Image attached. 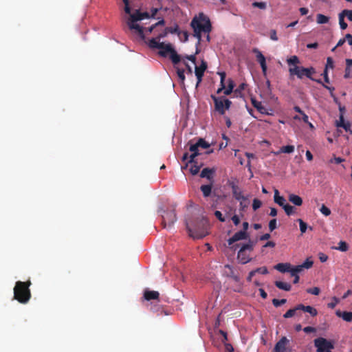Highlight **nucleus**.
Wrapping results in <instances>:
<instances>
[{"mask_svg": "<svg viewBox=\"0 0 352 352\" xmlns=\"http://www.w3.org/2000/svg\"><path fill=\"white\" fill-rule=\"evenodd\" d=\"M190 26L193 30V36L197 38V46L200 44L202 34H206L207 41H210L209 33L212 30V25L206 15L199 13L198 16H195L190 22Z\"/></svg>", "mask_w": 352, "mask_h": 352, "instance_id": "f257e3e1", "label": "nucleus"}, {"mask_svg": "<svg viewBox=\"0 0 352 352\" xmlns=\"http://www.w3.org/2000/svg\"><path fill=\"white\" fill-rule=\"evenodd\" d=\"M148 46L151 49H158V54L162 57L169 56L174 65H177L181 61L180 56L177 53L170 43H164L158 42L157 39H149L147 42Z\"/></svg>", "mask_w": 352, "mask_h": 352, "instance_id": "f03ea898", "label": "nucleus"}, {"mask_svg": "<svg viewBox=\"0 0 352 352\" xmlns=\"http://www.w3.org/2000/svg\"><path fill=\"white\" fill-rule=\"evenodd\" d=\"M186 225L189 236L193 239H202L208 234V221L204 217L197 219L193 223L186 221Z\"/></svg>", "mask_w": 352, "mask_h": 352, "instance_id": "7ed1b4c3", "label": "nucleus"}, {"mask_svg": "<svg viewBox=\"0 0 352 352\" xmlns=\"http://www.w3.org/2000/svg\"><path fill=\"white\" fill-rule=\"evenodd\" d=\"M30 285V280L16 281L14 287V299L21 304L28 303L32 296L29 288Z\"/></svg>", "mask_w": 352, "mask_h": 352, "instance_id": "20e7f679", "label": "nucleus"}, {"mask_svg": "<svg viewBox=\"0 0 352 352\" xmlns=\"http://www.w3.org/2000/svg\"><path fill=\"white\" fill-rule=\"evenodd\" d=\"M211 98L214 101V111L219 115H224L226 110L230 108L232 102L225 96H215L211 95Z\"/></svg>", "mask_w": 352, "mask_h": 352, "instance_id": "39448f33", "label": "nucleus"}, {"mask_svg": "<svg viewBox=\"0 0 352 352\" xmlns=\"http://www.w3.org/2000/svg\"><path fill=\"white\" fill-rule=\"evenodd\" d=\"M289 72L290 76H296L298 78H302L304 76L314 80L311 76L316 73L314 67L305 68L303 67L295 66L294 67L289 68Z\"/></svg>", "mask_w": 352, "mask_h": 352, "instance_id": "423d86ee", "label": "nucleus"}, {"mask_svg": "<svg viewBox=\"0 0 352 352\" xmlns=\"http://www.w3.org/2000/svg\"><path fill=\"white\" fill-rule=\"evenodd\" d=\"M254 242L250 241L248 243L243 244L238 252L237 258L242 264H246L251 261L250 254L247 252H252L254 249Z\"/></svg>", "mask_w": 352, "mask_h": 352, "instance_id": "0eeeda50", "label": "nucleus"}, {"mask_svg": "<svg viewBox=\"0 0 352 352\" xmlns=\"http://www.w3.org/2000/svg\"><path fill=\"white\" fill-rule=\"evenodd\" d=\"M314 345L317 348L318 352H331L333 348L331 342L323 338L315 339Z\"/></svg>", "mask_w": 352, "mask_h": 352, "instance_id": "6e6552de", "label": "nucleus"}, {"mask_svg": "<svg viewBox=\"0 0 352 352\" xmlns=\"http://www.w3.org/2000/svg\"><path fill=\"white\" fill-rule=\"evenodd\" d=\"M176 221L177 216L174 208L165 211L162 214V224L165 228L173 226Z\"/></svg>", "mask_w": 352, "mask_h": 352, "instance_id": "1a4fd4ad", "label": "nucleus"}, {"mask_svg": "<svg viewBox=\"0 0 352 352\" xmlns=\"http://www.w3.org/2000/svg\"><path fill=\"white\" fill-rule=\"evenodd\" d=\"M189 150L192 152L190 155L188 153H185L183 155L182 160L184 162L188 161L189 163H193L195 162V157L198 156L200 153L199 152V146L197 144H193L190 146Z\"/></svg>", "mask_w": 352, "mask_h": 352, "instance_id": "9d476101", "label": "nucleus"}, {"mask_svg": "<svg viewBox=\"0 0 352 352\" xmlns=\"http://www.w3.org/2000/svg\"><path fill=\"white\" fill-rule=\"evenodd\" d=\"M252 52L256 54V60L259 63L263 74L265 75L267 72L265 57L263 56L261 52L257 48H254L252 50Z\"/></svg>", "mask_w": 352, "mask_h": 352, "instance_id": "9b49d317", "label": "nucleus"}, {"mask_svg": "<svg viewBox=\"0 0 352 352\" xmlns=\"http://www.w3.org/2000/svg\"><path fill=\"white\" fill-rule=\"evenodd\" d=\"M248 237V234L247 232L240 230L236 232L231 238L228 240V245H232L234 243L240 240L246 239Z\"/></svg>", "mask_w": 352, "mask_h": 352, "instance_id": "f8f14e48", "label": "nucleus"}, {"mask_svg": "<svg viewBox=\"0 0 352 352\" xmlns=\"http://www.w3.org/2000/svg\"><path fill=\"white\" fill-rule=\"evenodd\" d=\"M289 340L286 337H283L275 345L274 352H288L286 346Z\"/></svg>", "mask_w": 352, "mask_h": 352, "instance_id": "ddd939ff", "label": "nucleus"}, {"mask_svg": "<svg viewBox=\"0 0 352 352\" xmlns=\"http://www.w3.org/2000/svg\"><path fill=\"white\" fill-rule=\"evenodd\" d=\"M207 68V64L206 62L202 61L201 64L198 67L195 66V76L197 78V86L201 82L202 77L204 74V72Z\"/></svg>", "mask_w": 352, "mask_h": 352, "instance_id": "4468645a", "label": "nucleus"}, {"mask_svg": "<svg viewBox=\"0 0 352 352\" xmlns=\"http://www.w3.org/2000/svg\"><path fill=\"white\" fill-rule=\"evenodd\" d=\"M252 104L256 108L258 111L262 114L272 115V113H269L267 109L262 104L261 102L257 101L255 98H251Z\"/></svg>", "mask_w": 352, "mask_h": 352, "instance_id": "2eb2a0df", "label": "nucleus"}, {"mask_svg": "<svg viewBox=\"0 0 352 352\" xmlns=\"http://www.w3.org/2000/svg\"><path fill=\"white\" fill-rule=\"evenodd\" d=\"M159 297L160 294L157 291H152L146 289L144 292V298L148 301L151 300H159Z\"/></svg>", "mask_w": 352, "mask_h": 352, "instance_id": "dca6fc26", "label": "nucleus"}, {"mask_svg": "<svg viewBox=\"0 0 352 352\" xmlns=\"http://www.w3.org/2000/svg\"><path fill=\"white\" fill-rule=\"evenodd\" d=\"M127 25L131 30H136L142 38H144V30L142 27H141L139 24L135 23V22H131L129 21H127Z\"/></svg>", "mask_w": 352, "mask_h": 352, "instance_id": "f3484780", "label": "nucleus"}, {"mask_svg": "<svg viewBox=\"0 0 352 352\" xmlns=\"http://www.w3.org/2000/svg\"><path fill=\"white\" fill-rule=\"evenodd\" d=\"M214 173V168H204L200 173V177L201 178H206L208 180L212 181L213 179V174Z\"/></svg>", "mask_w": 352, "mask_h": 352, "instance_id": "a211bd4d", "label": "nucleus"}, {"mask_svg": "<svg viewBox=\"0 0 352 352\" xmlns=\"http://www.w3.org/2000/svg\"><path fill=\"white\" fill-rule=\"evenodd\" d=\"M274 268L282 273L289 272L291 274L292 265L288 263H278L275 265Z\"/></svg>", "mask_w": 352, "mask_h": 352, "instance_id": "6ab92c4d", "label": "nucleus"}, {"mask_svg": "<svg viewBox=\"0 0 352 352\" xmlns=\"http://www.w3.org/2000/svg\"><path fill=\"white\" fill-rule=\"evenodd\" d=\"M336 314L338 317L342 318L346 322L352 321V311H341L337 310Z\"/></svg>", "mask_w": 352, "mask_h": 352, "instance_id": "aec40b11", "label": "nucleus"}, {"mask_svg": "<svg viewBox=\"0 0 352 352\" xmlns=\"http://www.w3.org/2000/svg\"><path fill=\"white\" fill-rule=\"evenodd\" d=\"M233 197L237 201H245L247 197L243 195L242 191L238 186L236 188L232 190Z\"/></svg>", "mask_w": 352, "mask_h": 352, "instance_id": "412c9836", "label": "nucleus"}, {"mask_svg": "<svg viewBox=\"0 0 352 352\" xmlns=\"http://www.w3.org/2000/svg\"><path fill=\"white\" fill-rule=\"evenodd\" d=\"M274 202L276 203L277 204H278L282 208L283 207L284 205H286L287 204L285 197L283 196H280L279 192L276 189L274 190Z\"/></svg>", "mask_w": 352, "mask_h": 352, "instance_id": "4be33fe9", "label": "nucleus"}, {"mask_svg": "<svg viewBox=\"0 0 352 352\" xmlns=\"http://www.w3.org/2000/svg\"><path fill=\"white\" fill-rule=\"evenodd\" d=\"M298 308H300V310H302L310 314L312 316H316L318 314L317 310L309 305L305 306L304 305L300 304L298 305Z\"/></svg>", "mask_w": 352, "mask_h": 352, "instance_id": "5701e85b", "label": "nucleus"}, {"mask_svg": "<svg viewBox=\"0 0 352 352\" xmlns=\"http://www.w3.org/2000/svg\"><path fill=\"white\" fill-rule=\"evenodd\" d=\"M289 201L298 206H300L302 204V198L300 196L294 194H291L289 195Z\"/></svg>", "mask_w": 352, "mask_h": 352, "instance_id": "b1692460", "label": "nucleus"}, {"mask_svg": "<svg viewBox=\"0 0 352 352\" xmlns=\"http://www.w3.org/2000/svg\"><path fill=\"white\" fill-rule=\"evenodd\" d=\"M212 184L202 185L200 187V190L203 193L204 197H208L212 192Z\"/></svg>", "mask_w": 352, "mask_h": 352, "instance_id": "393cba45", "label": "nucleus"}, {"mask_svg": "<svg viewBox=\"0 0 352 352\" xmlns=\"http://www.w3.org/2000/svg\"><path fill=\"white\" fill-rule=\"evenodd\" d=\"M129 14H130V18L129 19V21L136 22V21L142 20L141 12L140 10H136L133 14H131V12Z\"/></svg>", "mask_w": 352, "mask_h": 352, "instance_id": "a878e982", "label": "nucleus"}, {"mask_svg": "<svg viewBox=\"0 0 352 352\" xmlns=\"http://www.w3.org/2000/svg\"><path fill=\"white\" fill-rule=\"evenodd\" d=\"M275 285L280 289H283V290H285V291H289L292 288L291 287V285L287 283H285V282H282V281H276L275 282Z\"/></svg>", "mask_w": 352, "mask_h": 352, "instance_id": "bb28decb", "label": "nucleus"}, {"mask_svg": "<svg viewBox=\"0 0 352 352\" xmlns=\"http://www.w3.org/2000/svg\"><path fill=\"white\" fill-rule=\"evenodd\" d=\"M287 63L289 67L298 66L297 64L300 63V60L297 56H292L287 60Z\"/></svg>", "mask_w": 352, "mask_h": 352, "instance_id": "cd10ccee", "label": "nucleus"}, {"mask_svg": "<svg viewBox=\"0 0 352 352\" xmlns=\"http://www.w3.org/2000/svg\"><path fill=\"white\" fill-rule=\"evenodd\" d=\"M218 74L220 76V78H221V80H220L221 87L218 89L217 93L220 94L222 91V90L225 89L224 81L226 79V74L224 72H219Z\"/></svg>", "mask_w": 352, "mask_h": 352, "instance_id": "c85d7f7f", "label": "nucleus"}, {"mask_svg": "<svg viewBox=\"0 0 352 352\" xmlns=\"http://www.w3.org/2000/svg\"><path fill=\"white\" fill-rule=\"evenodd\" d=\"M234 86H235L234 82L232 79H228V88L224 89L225 90H224L223 94L226 96L230 95L233 91Z\"/></svg>", "mask_w": 352, "mask_h": 352, "instance_id": "c756f323", "label": "nucleus"}, {"mask_svg": "<svg viewBox=\"0 0 352 352\" xmlns=\"http://www.w3.org/2000/svg\"><path fill=\"white\" fill-rule=\"evenodd\" d=\"M329 18L324 14H318L316 16V21L318 24H324L329 22Z\"/></svg>", "mask_w": 352, "mask_h": 352, "instance_id": "7c9ffc66", "label": "nucleus"}, {"mask_svg": "<svg viewBox=\"0 0 352 352\" xmlns=\"http://www.w3.org/2000/svg\"><path fill=\"white\" fill-rule=\"evenodd\" d=\"M298 310H300V308H298V305H297L296 307H295L293 309H289L284 315H283V317L285 318H292L293 317L296 312L298 311Z\"/></svg>", "mask_w": 352, "mask_h": 352, "instance_id": "2f4dec72", "label": "nucleus"}, {"mask_svg": "<svg viewBox=\"0 0 352 352\" xmlns=\"http://www.w3.org/2000/svg\"><path fill=\"white\" fill-rule=\"evenodd\" d=\"M336 250L341 252H346L349 250V245L344 241H340L338 243V246L335 248Z\"/></svg>", "mask_w": 352, "mask_h": 352, "instance_id": "473e14b6", "label": "nucleus"}, {"mask_svg": "<svg viewBox=\"0 0 352 352\" xmlns=\"http://www.w3.org/2000/svg\"><path fill=\"white\" fill-rule=\"evenodd\" d=\"M177 72V74L178 76V78L181 80L182 82H184L185 80V75H184V69L182 68H179V67L175 66Z\"/></svg>", "mask_w": 352, "mask_h": 352, "instance_id": "72a5a7b5", "label": "nucleus"}, {"mask_svg": "<svg viewBox=\"0 0 352 352\" xmlns=\"http://www.w3.org/2000/svg\"><path fill=\"white\" fill-rule=\"evenodd\" d=\"M196 144L199 148H208L210 146L209 143L205 141L203 138H199Z\"/></svg>", "mask_w": 352, "mask_h": 352, "instance_id": "f704fd0d", "label": "nucleus"}, {"mask_svg": "<svg viewBox=\"0 0 352 352\" xmlns=\"http://www.w3.org/2000/svg\"><path fill=\"white\" fill-rule=\"evenodd\" d=\"M247 85L245 83H241L234 91L236 96H242V91L245 89Z\"/></svg>", "mask_w": 352, "mask_h": 352, "instance_id": "c9c22d12", "label": "nucleus"}, {"mask_svg": "<svg viewBox=\"0 0 352 352\" xmlns=\"http://www.w3.org/2000/svg\"><path fill=\"white\" fill-rule=\"evenodd\" d=\"M304 267L302 265H299L295 266L294 267H292L291 270V276L298 275V273L301 272L303 270Z\"/></svg>", "mask_w": 352, "mask_h": 352, "instance_id": "e433bc0d", "label": "nucleus"}, {"mask_svg": "<svg viewBox=\"0 0 352 352\" xmlns=\"http://www.w3.org/2000/svg\"><path fill=\"white\" fill-rule=\"evenodd\" d=\"M283 208L284 209L285 213L289 216L294 213V208L289 205V204H287L286 205H284Z\"/></svg>", "mask_w": 352, "mask_h": 352, "instance_id": "4c0bfd02", "label": "nucleus"}, {"mask_svg": "<svg viewBox=\"0 0 352 352\" xmlns=\"http://www.w3.org/2000/svg\"><path fill=\"white\" fill-rule=\"evenodd\" d=\"M294 146L292 145L284 146L280 148V151L285 153H291L294 152Z\"/></svg>", "mask_w": 352, "mask_h": 352, "instance_id": "58836bf2", "label": "nucleus"}, {"mask_svg": "<svg viewBox=\"0 0 352 352\" xmlns=\"http://www.w3.org/2000/svg\"><path fill=\"white\" fill-rule=\"evenodd\" d=\"M298 221L299 222L300 230L301 233H305L307 229V224L305 222H304L301 219H298Z\"/></svg>", "mask_w": 352, "mask_h": 352, "instance_id": "ea45409f", "label": "nucleus"}, {"mask_svg": "<svg viewBox=\"0 0 352 352\" xmlns=\"http://www.w3.org/2000/svg\"><path fill=\"white\" fill-rule=\"evenodd\" d=\"M287 302V300L283 298V299H280V300H278V299H276V298H274L272 300V304L274 307H278L285 303H286Z\"/></svg>", "mask_w": 352, "mask_h": 352, "instance_id": "a19ab883", "label": "nucleus"}, {"mask_svg": "<svg viewBox=\"0 0 352 352\" xmlns=\"http://www.w3.org/2000/svg\"><path fill=\"white\" fill-rule=\"evenodd\" d=\"M320 212L324 216L327 217L331 214V210L327 208L325 205L322 204L321 208H320Z\"/></svg>", "mask_w": 352, "mask_h": 352, "instance_id": "79ce46f5", "label": "nucleus"}, {"mask_svg": "<svg viewBox=\"0 0 352 352\" xmlns=\"http://www.w3.org/2000/svg\"><path fill=\"white\" fill-rule=\"evenodd\" d=\"M343 14H339V24L342 30H345L347 28V23L344 22Z\"/></svg>", "mask_w": 352, "mask_h": 352, "instance_id": "37998d69", "label": "nucleus"}, {"mask_svg": "<svg viewBox=\"0 0 352 352\" xmlns=\"http://www.w3.org/2000/svg\"><path fill=\"white\" fill-rule=\"evenodd\" d=\"M334 67V62H333V60L331 57H328L327 58V64H326V67H325V69L324 70H327L330 68V69H333Z\"/></svg>", "mask_w": 352, "mask_h": 352, "instance_id": "c03bdc74", "label": "nucleus"}, {"mask_svg": "<svg viewBox=\"0 0 352 352\" xmlns=\"http://www.w3.org/2000/svg\"><path fill=\"white\" fill-rule=\"evenodd\" d=\"M320 289L319 287H314L312 288H309L307 289V292L313 295H318L320 294Z\"/></svg>", "mask_w": 352, "mask_h": 352, "instance_id": "a18cd8bd", "label": "nucleus"}, {"mask_svg": "<svg viewBox=\"0 0 352 352\" xmlns=\"http://www.w3.org/2000/svg\"><path fill=\"white\" fill-rule=\"evenodd\" d=\"M340 14H343L344 17L346 16L350 21H352V10H344Z\"/></svg>", "mask_w": 352, "mask_h": 352, "instance_id": "49530a36", "label": "nucleus"}, {"mask_svg": "<svg viewBox=\"0 0 352 352\" xmlns=\"http://www.w3.org/2000/svg\"><path fill=\"white\" fill-rule=\"evenodd\" d=\"M261 205L262 202L259 199H254L252 203V208L254 211H256L261 206Z\"/></svg>", "mask_w": 352, "mask_h": 352, "instance_id": "de8ad7c7", "label": "nucleus"}, {"mask_svg": "<svg viewBox=\"0 0 352 352\" xmlns=\"http://www.w3.org/2000/svg\"><path fill=\"white\" fill-rule=\"evenodd\" d=\"M340 302V300L337 297H333L332 298V301L329 303H328L327 307L331 309H333L337 304H338Z\"/></svg>", "mask_w": 352, "mask_h": 352, "instance_id": "09e8293b", "label": "nucleus"}, {"mask_svg": "<svg viewBox=\"0 0 352 352\" xmlns=\"http://www.w3.org/2000/svg\"><path fill=\"white\" fill-rule=\"evenodd\" d=\"M199 170L200 166L197 164H194L192 165V166L190 167V172L191 173L192 175H195L199 172Z\"/></svg>", "mask_w": 352, "mask_h": 352, "instance_id": "8fccbe9b", "label": "nucleus"}, {"mask_svg": "<svg viewBox=\"0 0 352 352\" xmlns=\"http://www.w3.org/2000/svg\"><path fill=\"white\" fill-rule=\"evenodd\" d=\"M253 7L258 8L260 9L264 10L266 8L267 5L265 2H254L252 3Z\"/></svg>", "mask_w": 352, "mask_h": 352, "instance_id": "3c124183", "label": "nucleus"}, {"mask_svg": "<svg viewBox=\"0 0 352 352\" xmlns=\"http://www.w3.org/2000/svg\"><path fill=\"white\" fill-rule=\"evenodd\" d=\"M166 30H167L168 33L171 34L178 33L179 26L177 25H175L173 27H167L166 28Z\"/></svg>", "mask_w": 352, "mask_h": 352, "instance_id": "603ef678", "label": "nucleus"}, {"mask_svg": "<svg viewBox=\"0 0 352 352\" xmlns=\"http://www.w3.org/2000/svg\"><path fill=\"white\" fill-rule=\"evenodd\" d=\"M276 223H277V221L276 219H273L270 220V221L269 223V229H270V232L274 231L276 228V227H277Z\"/></svg>", "mask_w": 352, "mask_h": 352, "instance_id": "864d4df0", "label": "nucleus"}, {"mask_svg": "<svg viewBox=\"0 0 352 352\" xmlns=\"http://www.w3.org/2000/svg\"><path fill=\"white\" fill-rule=\"evenodd\" d=\"M237 180L234 179V180H228L227 184L231 188L232 190L236 188L239 186L237 185Z\"/></svg>", "mask_w": 352, "mask_h": 352, "instance_id": "5fc2aeb1", "label": "nucleus"}, {"mask_svg": "<svg viewBox=\"0 0 352 352\" xmlns=\"http://www.w3.org/2000/svg\"><path fill=\"white\" fill-rule=\"evenodd\" d=\"M254 271L255 272V273H259L262 274H267L268 273V270L266 267H258Z\"/></svg>", "mask_w": 352, "mask_h": 352, "instance_id": "6e6d98bb", "label": "nucleus"}, {"mask_svg": "<svg viewBox=\"0 0 352 352\" xmlns=\"http://www.w3.org/2000/svg\"><path fill=\"white\" fill-rule=\"evenodd\" d=\"M168 33V31L165 29L163 32L159 34L156 37L152 38L151 39H157L158 42H160V39L166 36Z\"/></svg>", "mask_w": 352, "mask_h": 352, "instance_id": "4d7b16f0", "label": "nucleus"}, {"mask_svg": "<svg viewBox=\"0 0 352 352\" xmlns=\"http://www.w3.org/2000/svg\"><path fill=\"white\" fill-rule=\"evenodd\" d=\"M313 261L307 258L302 264V266H303L304 268L309 269L312 267L313 265Z\"/></svg>", "mask_w": 352, "mask_h": 352, "instance_id": "13d9d810", "label": "nucleus"}, {"mask_svg": "<svg viewBox=\"0 0 352 352\" xmlns=\"http://www.w3.org/2000/svg\"><path fill=\"white\" fill-rule=\"evenodd\" d=\"M214 215L221 222L225 221V218L223 217V214L220 211L216 210L214 212Z\"/></svg>", "mask_w": 352, "mask_h": 352, "instance_id": "bf43d9fd", "label": "nucleus"}, {"mask_svg": "<svg viewBox=\"0 0 352 352\" xmlns=\"http://www.w3.org/2000/svg\"><path fill=\"white\" fill-rule=\"evenodd\" d=\"M270 37L273 41H278V36L276 34V31L275 30H271L270 32Z\"/></svg>", "mask_w": 352, "mask_h": 352, "instance_id": "052dcab7", "label": "nucleus"}, {"mask_svg": "<svg viewBox=\"0 0 352 352\" xmlns=\"http://www.w3.org/2000/svg\"><path fill=\"white\" fill-rule=\"evenodd\" d=\"M123 3H124V11L126 13H130L131 8L129 6V0H122Z\"/></svg>", "mask_w": 352, "mask_h": 352, "instance_id": "680f3d73", "label": "nucleus"}, {"mask_svg": "<svg viewBox=\"0 0 352 352\" xmlns=\"http://www.w3.org/2000/svg\"><path fill=\"white\" fill-rule=\"evenodd\" d=\"M322 85L324 86V88H326L327 89H328L329 91L331 96L334 98L335 100H336L337 98L335 97V96L333 94V91L335 90V88L333 87H329V86L325 85L324 84H322Z\"/></svg>", "mask_w": 352, "mask_h": 352, "instance_id": "e2e57ef3", "label": "nucleus"}, {"mask_svg": "<svg viewBox=\"0 0 352 352\" xmlns=\"http://www.w3.org/2000/svg\"><path fill=\"white\" fill-rule=\"evenodd\" d=\"M318 256H319V259H320V262H322V263L326 262L328 259V256L324 253L320 252V253H319Z\"/></svg>", "mask_w": 352, "mask_h": 352, "instance_id": "0e129e2a", "label": "nucleus"}, {"mask_svg": "<svg viewBox=\"0 0 352 352\" xmlns=\"http://www.w3.org/2000/svg\"><path fill=\"white\" fill-rule=\"evenodd\" d=\"M344 161V159L340 157H335L333 159L331 160V162H335L336 164H340Z\"/></svg>", "mask_w": 352, "mask_h": 352, "instance_id": "69168bd1", "label": "nucleus"}, {"mask_svg": "<svg viewBox=\"0 0 352 352\" xmlns=\"http://www.w3.org/2000/svg\"><path fill=\"white\" fill-rule=\"evenodd\" d=\"M232 221H233V223L235 226L239 225L240 223L239 217L236 214H234V216H232Z\"/></svg>", "mask_w": 352, "mask_h": 352, "instance_id": "338daca9", "label": "nucleus"}, {"mask_svg": "<svg viewBox=\"0 0 352 352\" xmlns=\"http://www.w3.org/2000/svg\"><path fill=\"white\" fill-rule=\"evenodd\" d=\"M346 41L349 43V45H352V34H346L345 35Z\"/></svg>", "mask_w": 352, "mask_h": 352, "instance_id": "774afa93", "label": "nucleus"}]
</instances>
